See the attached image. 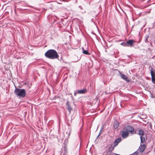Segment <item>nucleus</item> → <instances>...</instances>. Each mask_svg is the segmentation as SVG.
<instances>
[{
	"instance_id": "nucleus-1",
	"label": "nucleus",
	"mask_w": 155,
	"mask_h": 155,
	"mask_svg": "<svg viewBox=\"0 0 155 155\" xmlns=\"http://www.w3.org/2000/svg\"><path fill=\"white\" fill-rule=\"evenodd\" d=\"M46 57L51 59L58 58L59 55L57 51L54 50L50 49L48 50L45 53Z\"/></svg>"
},
{
	"instance_id": "nucleus-2",
	"label": "nucleus",
	"mask_w": 155,
	"mask_h": 155,
	"mask_svg": "<svg viewBox=\"0 0 155 155\" xmlns=\"http://www.w3.org/2000/svg\"><path fill=\"white\" fill-rule=\"evenodd\" d=\"M14 93L16 95L20 97H24L26 95V91L24 89L16 88Z\"/></svg>"
},
{
	"instance_id": "nucleus-3",
	"label": "nucleus",
	"mask_w": 155,
	"mask_h": 155,
	"mask_svg": "<svg viewBox=\"0 0 155 155\" xmlns=\"http://www.w3.org/2000/svg\"><path fill=\"white\" fill-rule=\"evenodd\" d=\"M150 71L152 81L153 83L155 84V70L152 67H151V68Z\"/></svg>"
},
{
	"instance_id": "nucleus-4",
	"label": "nucleus",
	"mask_w": 155,
	"mask_h": 155,
	"mask_svg": "<svg viewBox=\"0 0 155 155\" xmlns=\"http://www.w3.org/2000/svg\"><path fill=\"white\" fill-rule=\"evenodd\" d=\"M124 130L127 132L130 133H132L134 131V128L130 126H125L124 128Z\"/></svg>"
},
{
	"instance_id": "nucleus-5",
	"label": "nucleus",
	"mask_w": 155,
	"mask_h": 155,
	"mask_svg": "<svg viewBox=\"0 0 155 155\" xmlns=\"http://www.w3.org/2000/svg\"><path fill=\"white\" fill-rule=\"evenodd\" d=\"M122 136L123 138H126L129 136V133L124 130L121 132Z\"/></svg>"
},
{
	"instance_id": "nucleus-6",
	"label": "nucleus",
	"mask_w": 155,
	"mask_h": 155,
	"mask_svg": "<svg viewBox=\"0 0 155 155\" xmlns=\"http://www.w3.org/2000/svg\"><path fill=\"white\" fill-rule=\"evenodd\" d=\"M135 41L134 40H130L127 42L125 44V45H124V46H128V45H129L131 47L133 45V43Z\"/></svg>"
},
{
	"instance_id": "nucleus-7",
	"label": "nucleus",
	"mask_w": 155,
	"mask_h": 155,
	"mask_svg": "<svg viewBox=\"0 0 155 155\" xmlns=\"http://www.w3.org/2000/svg\"><path fill=\"white\" fill-rule=\"evenodd\" d=\"M87 90L86 89H83L81 90H77L76 93H74V95H76V94H84L87 92Z\"/></svg>"
},
{
	"instance_id": "nucleus-8",
	"label": "nucleus",
	"mask_w": 155,
	"mask_h": 155,
	"mask_svg": "<svg viewBox=\"0 0 155 155\" xmlns=\"http://www.w3.org/2000/svg\"><path fill=\"white\" fill-rule=\"evenodd\" d=\"M121 139L120 138H118L117 139H116L114 142V145L115 146H117L118 144L121 141Z\"/></svg>"
},
{
	"instance_id": "nucleus-9",
	"label": "nucleus",
	"mask_w": 155,
	"mask_h": 155,
	"mask_svg": "<svg viewBox=\"0 0 155 155\" xmlns=\"http://www.w3.org/2000/svg\"><path fill=\"white\" fill-rule=\"evenodd\" d=\"M146 148V146L144 144L141 145L139 148V150L141 152H143Z\"/></svg>"
},
{
	"instance_id": "nucleus-10",
	"label": "nucleus",
	"mask_w": 155,
	"mask_h": 155,
	"mask_svg": "<svg viewBox=\"0 0 155 155\" xmlns=\"http://www.w3.org/2000/svg\"><path fill=\"white\" fill-rule=\"evenodd\" d=\"M66 105L67 106V109L69 111V113H70L71 111L72 110V108H71L69 103L68 102H67Z\"/></svg>"
},
{
	"instance_id": "nucleus-11",
	"label": "nucleus",
	"mask_w": 155,
	"mask_h": 155,
	"mask_svg": "<svg viewBox=\"0 0 155 155\" xmlns=\"http://www.w3.org/2000/svg\"><path fill=\"white\" fill-rule=\"evenodd\" d=\"M120 76L122 79L127 81V77L126 75L123 74H120Z\"/></svg>"
},
{
	"instance_id": "nucleus-12",
	"label": "nucleus",
	"mask_w": 155,
	"mask_h": 155,
	"mask_svg": "<svg viewBox=\"0 0 155 155\" xmlns=\"http://www.w3.org/2000/svg\"><path fill=\"white\" fill-rule=\"evenodd\" d=\"M119 125V123L117 121L114 122V127L115 129L117 128Z\"/></svg>"
},
{
	"instance_id": "nucleus-13",
	"label": "nucleus",
	"mask_w": 155,
	"mask_h": 155,
	"mask_svg": "<svg viewBox=\"0 0 155 155\" xmlns=\"http://www.w3.org/2000/svg\"><path fill=\"white\" fill-rule=\"evenodd\" d=\"M82 50L84 54L88 55H90V53L87 51L84 50L83 48H82Z\"/></svg>"
},
{
	"instance_id": "nucleus-14",
	"label": "nucleus",
	"mask_w": 155,
	"mask_h": 155,
	"mask_svg": "<svg viewBox=\"0 0 155 155\" xmlns=\"http://www.w3.org/2000/svg\"><path fill=\"white\" fill-rule=\"evenodd\" d=\"M140 139H141V143H143L145 140V139L144 137L141 136L140 137Z\"/></svg>"
},
{
	"instance_id": "nucleus-15",
	"label": "nucleus",
	"mask_w": 155,
	"mask_h": 155,
	"mask_svg": "<svg viewBox=\"0 0 155 155\" xmlns=\"http://www.w3.org/2000/svg\"><path fill=\"white\" fill-rule=\"evenodd\" d=\"M138 132L139 134L140 135H143L144 134V131L142 129L139 130Z\"/></svg>"
},
{
	"instance_id": "nucleus-16",
	"label": "nucleus",
	"mask_w": 155,
	"mask_h": 155,
	"mask_svg": "<svg viewBox=\"0 0 155 155\" xmlns=\"http://www.w3.org/2000/svg\"><path fill=\"white\" fill-rule=\"evenodd\" d=\"M116 146H115L114 145V144L113 145H111L110 147L109 148V150L111 151H112L114 150V148Z\"/></svg>"
}]
</instances>
